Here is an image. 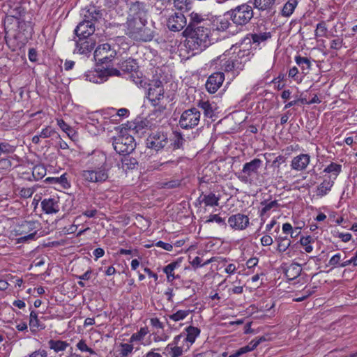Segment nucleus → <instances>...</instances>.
Returning a JSON list of instances; mask_svg holds the SVG:
<instances>
[{
	"label": "nucleus",
	"mask_w": 357,
	"mask_h": 357,
	"mask_svg": "<svg viewBox=\"0 0 357 357\" xmlns=\"http://www.w3.org/2000/svg\"><path fill=\"white\" fill-rule=\"evenodd\" d=\"M327 27L324 22H321L317 24V28L314 32L315 37H326L327 34Z\"/></svg>",
	"instance_id": "obj_48"
},
{
	"label": "nucleus",
	"mask_w": 357,
	"mask_h": 357,
	"mask_svg": "<svg viewBox=\"0 0 357 357\" xmlns=\"http://www.w3.org/2000/svg\"><path fill=\"white\" fill-rule=\"evenodd\" d=\"M265 340V338L264 337H260L259 339H255V340H252L250 343L249 344L245 346V347H243L242 349H243L244 352L246 354L249 351H253L254 349H255L257 346L262 342V341H264Z\"/></svg>",
	"instance_id": "obj_46"
},
{
	"label": "nucleus",
	"mask_w": 357,
	"mask_h": 357,
	"mask_svg": "<svg viewBox=\"0 0 357 357\" xmlns=\"http://www.w3.org/2000/svg\"><path fill=\"white\" fill-rule=\"evenodd\" d=\"M178 267V263L172 262L167 265L164 268L163 271L167 275L168 282H173L178 277L174 275V270Z\"/></svg>",
	"instance_id": "obj_31"
},
{
	"label": "nucleus",
	"mask_w": 357,
	"mask_h": 357,
	"mask_svg": "<svg viewBox=\"0 0 357 357\" xmlns=\"http://www.w3.org/2000/svg\"><path fill=\"white\" fill-rule=\"evenodd\" d=\"M77 349H79L82 352H88L91 355H95L96 352L93 349L88 347V345L86 343V341L83 339L80 340L77 345H76Z\"/></svg>",
	"instance_id": "obj_49"
},
{
	"label": "nucleus",
	"mask_w": 357,
	"mask_h": 357,
	"mask_svg": "<svg viewBox=\"0 0 357 357\" xmlns=\"http://www.w3.org/2000/svg\"><path fill=\"white\" fill-rule=\"evenodd\" d=\"M229 22L226 19H220L219 24L217 25V29L219 31H225L229 27Z\"/></svg>",
	"instance_id": "obj_63"
},
{
	"label": "nucleus",
	"mask_w": 357,
	"mask_h": 357,
	"mask_svg": "<svg viewBox=\"0 0 357 357\" xmlns=\"http://www.w3.org/2000/svg\"><path fill=\"white\" fill-rule=\"evenodd\" d=\"M294 59L296 63L301 67L303 73L306 74L311 69L312 64L308 58L296 56Z\"/></svg>",
	"instance_id": "obj_28"
},
{
	"label": "nucleus",
	"mask_w": 357,
	"mask_h": 357,
	"mask_svg": "<svg viewBox=\"0 0 357 357\" xmlns=\"http://www.w3.org/2000/svg\"><path fill=\"white\" fill-rule=\"evenodd\" d=\"M178 164V160H168L164 162L160 163H154L151 167L153 169H160V167H175Z\"/></svg>",
	"instance_id": "obj_56"
},
{
	"label": "nucleus",
	"mask_w": 357,
	"mask_h": 357,
	"mask_svg": "<svg viewBox=\"0 0 357 357\" xmlns=\"http://www.w3.org/2000/svg\"><path fill=\"white\" fill-rule=\"evenodd\" d=\"M48 179L51 181L52 183L59 184L65 189H67L70 186V183L68 182L65 174H62L59 177H52L49 178Z\"/></svg>",
	"instance_id": "obj_38"
},
{
	"label": "nucleus",
	"mask_w": 357,
	"mask_h": 357,
	"mask_svg": "<svg viewBox=\"0 0 357 357\" xmlns=\"http://www.w3.org/2000/svg\"><path fill=\"white\" fill-rule=\"evenodd\" d=\"M140 87L147 90V98L152 105L156 107L164 104V89L162 82L159 79H153L149 82L146 79H141L139 82Z\"/></svg>",
	"instance_id": "obj_5"
},
{
	"label": "nucleus",
	"mask_w": 357,
	"mask_h": 357,
	"mask_svg": "<svg viewBox=\"0 0 357 357\" xmlns=\"http://www.w3.org/2000/svg\"><path fill=\"white\" fill-rule=\"evenodd\" d=\"M113 146L118 153L127 155L135 149V139L130 135H121L114 138Z\"/></svg>",
	"instance_id": "obj_9"
},
{
	"label": "nucleus",
	"mask_w": 357,
	"mask_h": 357,
	"mask_svg": "<svg viewBox=\"0 0 357 357\" xmlns=\"http://www.w3.org/2000/svg\"><path fill=\"white\" fill-rule=\"evenodd\" d=\"M298 5L297 0H289L283 6L281 14L284 17H289Z\"/></svg>",
	"instance_id": "obj_29"
},
{
	"label": "nucleus",
	"mask_w": 357,
	"mask_h": 357,
	"mask_svg": "<svg viewBox=\"0 0 357 357\" xmlns=\"http://www.w3.org/2000/svg\"><path fill=\"white\" fill-rule=\"evenodd\" d=\"M260 205L261 208L259 213L261 223H264L265 221L264 217H268L271 212L276 211L280 207L278 200L273 199L272 198L261 201Z\"/></svg>",
	"instance_id": "obj_18"
},
{
	"label": "nucleus",
	"mask_w": 357,
	"mask_h": 357,
	"mask_svg": "<svg viewBox=\"0 0 357 357\" xmlns=\"http://www.w3.org/2000/svg\"><path fill=\"white\" fill-rule=\"evenodd\" d=\"M218 201L219 198L213 193H209L208 195H204L203 198V202L204 204L209 206H218Z\"/></svg>",
	"instance_id": "obj_43"
},
{
	"label": "nucleus",
	"mask_w": 357,
	"mask_h": 357,
	"mask_svg": "<svg viewBox=\"0 0 357 357\" xmlns=\"http://www.w3.org/2000/svg\"><path fill=\"white\" fill-rule=\"evenodd\" d=\"M116 55V50L111 48L108 43L102 44L96 47L94 52L96 61L101 63H106L112 61Z\"/></svg>",
	"instance_id": "obj_14"
},
{
	"label": "nucleus",
	"mask_w": 357,
	"mask_h": 357,
	"mask_svg": "<svg viewBox=\"0 0 357 357\" xmlns=\"http://www.w3.org/2000/svg\"><path fill=\"white\" fill-rule=\"evenodd\" d=\"M298 74V68L296 66H294L289 69V73H288V76H289V77L293 79L294 81H296L297 82H301V79L298 78V77L297 76Z\"/></svg>",
	"instance_id": "obj_59"
},
{
	"label": "nucleus",
	"mask_w": 357,
	"mask_h": 357,
	"mask_svg": "<svg viewBox=\"0 0 357 357\" xmlns=\"http://www.w3.org/2000/svg\"><path fill=\"white\" fill-rule=\"evenodd\" d=\"M225 79L223 73L216 72L211 75L206 83V88L211 93H215L218 89L222 86Z\"/></svg>",
	"instance_id": "obj_20"
},
{
	"label": "nucleus",
	"mask_w": 357,
	"mask_h": 357,
	"mask_svg": "<svg viewBox=\"0 0 357 357\" xmlns=\"http://www.w3.org/2000/svg\"><path fill=\"white\" fill-rule=\"evenodd\" d=\"M250 52L248 50H241L239 47L233 45L229 50L217 58L220 66L226 72H234L238 74L241 71L246 61L248 60Z\"/></svg>",
	"instance_id": "obj_2"
},
{
	"label": "nucleus",
	"mask_w": 357,
	"mask_h": 357,
	"mask_svg": "<svg viewBox=\"0 0 357 357\" xmlns=\"http://www.w3.org/2000/svg\"><path fill=\"white\" fill-rule=\"evenodd\" d=\"M146 22L127 18L124 25L126 34L135 41H151L153 38V32L146 26Z\"/></svg>",
	"instance_id": "obj_3"
},
{
	"label": "nucleus",
	"mask_w": 357,
	"mask_h": 357,
	"mask_svg": "<svg viewBox=\"0 0 357 357\" xmlns=\"http://www.w3.org/2000/svg\"><path fill=\"white\" fill-rule=\"evenodd\" d=\"M231 21L236 25L248 24L253 17L252 7L248 4H242L229 12Z\"/></svg>",
	"instance_id": "obj_8"
},
{
	"label": "nucleus",
	"mask_w": 357,
	"mask_h": 357,
	"mask_svg": "<svg viewBox=\"0 0 357 357\" xmlns=\"http://www.w3.org/2000/svg\"><path fill=\"white\" fill-rule=\"evenodd\" d=\"M147 6L144 2L136 1L130 3L128 15V19L147 21Z\"/></svg>",
	"instance_id": "obj_15"
},
{
	"label": "nucleus",
	"mask_w": 357,
	"mask_h": 357,
	"mask_svg": "<svg viewBox=\"0 0 357 357\" xmlns=\"http://www.w3.org/2000/svg\"><path fill=\"white\" fill-rule=\"evenodd\" d=\"M119 68L123 72H132L136 70L137 63L134 59H128L127 60L123 61L121 63H119Z\"/></svg>",
	"instance_id": "obj_33"
},
{
	"label": "nucleus",
	"mask_w": 357,
	"mask_h": 357,
	"mask_svg": "<svg viewBox=\"0 0 357 357\" xmlns=\"http://www.w3.org/2000/svg\"><path fill=\"white\" fill-rule=\"evenodd\" d=\"M291 241L287 237H280L278 239V249L280 252H285L291 245Z\"/></svg>",
	"instance_id": "obj_45"
},
{
	"label": "nucleus",
	"mask_w": 357,
	"mask_h": 357,
	"mask_svg": "<svg viewBox=\"0 0 357 357\" xmlns=\"http://www.w3.org/2000/svg\"><path fill=\"white\" fill-rule=\"evenodd\" d=\"M95 46V42L91 37H78L74 52L86 54L90 52Z\"/></svg>",
	"instance_id": "obj_22"
},
{
	"label": "nucleus",
	"mask_w": 357,
	"mask_h": 357,
	"mask_svg": "<svg viewBox=\"0 0 357 357\" xmlns=\"http://www.w3.org/2000/svg\"><path fill=\"white\" fill-rule=\"evenodd\" d=\"M153 340L155 342H166L169 340V336L164 333L163 331H158L155 333H153Z\"/></svg>",
	"instance_id": "obj_55"
},
{
	"label": "nucleus",
	"mask_w": 357,
	"mask_h": 357,
	"mask_svg": "<svg viewBox=\"0 0 357 357\" xmlns=\"http://www.w3.org/2000/svg\"><path fill=\"white\" fill-rule=\"evenodd\" d=\"M107 158L102 153H96L91 159L92 167L82 170V178L88 183H102L109 178L110 167L106 162Z\"/></svg>",
	"instance_id": "obj_1"
},
{
	"label": "nucleus",
	"mask_w": 357,
	"mask_h": 357,
	"mask_svg": "<svg viewBox=\"0 0 357 357\" xmlns=\"http://www.w3.org/2000/svg\"><path fill=\"white\" fill-rule=\"evenodd\" d=\"M261 165L262 161L258 158L245 163L242 171L238 175V178L244 183L252 184L258 176L259 169Z\"/></svg>",
	"instance_id": "obj_7"
},
{
	"label": "nucleus",
	"mask_w": 357,
	"mask_h": 357,
	"mask_svg": "<svg viewBox=\"0 0 357 357\" xmlns=\"http://www.w3.org/2000/svg\"><path fill=\"white\" fill-rule=\"evenodd\" d=\"M149 330L146 327H142L137 333H133L130 340V343H134L135 342H141L143 340L144 337L148 334Z\"/></svg>",
	"instance_id": "obj_35"
},
{
	"label": "nucleus",
	"mask_w": 357,
	"mask_h": 357,
	"mask_svg": "<svg viewBox=\"0 0 357 357\" xmlns=\"http://www.w3.org/2000/svg\"><path fill=\"white\" fill-rule=\"evenodd\" d=\"M333 184L334 181L331 178L324 179L317 188V195L323 197L327 195L331 191Z\"/></svg>",
	"instance_id": "obj_26"
},
{
	"label": "nucleus",
	"mask_w": 357,
	"mask_h": 357,
	"mask_svg": "<svg viewBox=\"0 0 357 357\" xmlns=\"http://www.w3.org/2000/svg\"><path fill=\"white\" fill-rule=\"evenodd\" d=\"M49 347L55 352L63 351L68 347L66 341L51 340L48 342Z\"/></svg>",
	"instance_id": "obj_32"
},
{
	"label": "nucleus",
	"mask_w": 357,
	"mask_h": 357,
	"mask_svg": "<svg viewBox=\"0 0 357 357\" xmlns=\"http://www.w3.org/2000/svg\"><path fill=\"white\" fill-rule=\"evenodd\" d=\"M342 171V165L335 162H331L324 169V172L331 174L332 180H335Z\"/></svg>",
	"instance_id": "obj_27"
},
{
	"label": "nucleus",
	"mask_w": 357,
	"mask_h": 357,
	"mask_svg": "<svg viewBox=\"0 0 357 357\" xmlns=\"http://www.w3.org/2000/svg\"><path fill=\"white\" fill-rule=\"evenodd\" d=\"M89 15H84L85 19L79 23L75 29L77 37H90L95 31L94 17L91 16L93 12L86 11Z\"/></svg>",
	"instance_id": "obj_12"
},
{
	"label": "nucleus",
	"mask_w": 357,
	"mask_h": 357,
	"mask_svg": "<svg viewBox=\"0 0 357 357\" xmlns=\"http://www.w3.org/2000/svg\"><path fill=\"white\" fill-rule=\"evenodd\" d=\"M184 142V139L183 138L181 134L178 132H174V142L172 143L174 149H179L183 146Z\"/></svg>",
	"instance_id": "obj_53"
},
{
	"label": "nucleus",
	"mask_w": 357,
	"mask_h": 357,
	"mask_svg": "<svg viewBox=\"0 0 357 357\" xmlns=\"http://www.w3.org/2000/svg\"><path fill=\"white\" fill-rule=\"evenodd\" d=\"M139 125L142 128H151L156 126L165 117V105H158Z\"/></svg>",
	"instance_id": "obj_11"
},
{
	"label": "nucleus",
	"mask_w": 357,
	"mask_h": 357,
	"mask_svg": "<svg viewBox=\"0 0 357 357\" xmlns=\"http://www.w3.org/2000/svg\"><path fill=\"white\" fill-rule=\"evenodd\" d=\"M43 211L47 214L56 213L59 211L58 198L44 199L41 202Z\"/></svg>",
	"instance_id": "obj_24"
},
{
	"label": "nucleus",
	"mask_w": 357,
	"mask_h": 357,
	"mask_svg": "<svg viewBox=\"0 0 357 357\" xmlns=\"http://www.w3.org/2000/svg\"><path fill=\"white\" fill-rule=\"evenodd\" d=\"M174 6L178 9L182 10V9H187L188 6L190 3L189 0H174Z\"/></svg>",
	"instance_id": "obj_60"
},
{
	"label": "nucleus",
	"mask_w": 357,
	"mask_h": 357,
	"mask_svg": "<svg viewBox=\"0 0 357 357\" xmlns=\"http://www.w3.org/2000/svg\"><path fill=\"white\" fill-rule=\"evenodd\" d=\"M276 0H255V6L259 10H271L275 5Z\"/></svg>",
	"instance_id": "obj_34"
},
{
	"label": "nucleus",
	"mask_w": 357,
	"mask_h": 357,
	"mask_svg": "<svg viewBox=\"0 0 357 357\" xmlns=\"http://www.w3.org/2000/svg\"><path fill=\"white\" fill-rule=\"evenodd\" d=\"M29 326L31 328H39L40 327L37 313L35 311H31L30 313Z\"/></svg>",
	"instance_id": "obj_54"
},
{
	"label": "nucleus",
	"mask_w": 357,
	"mask_h": 357,
	"mask_svg": "<svg viewBox=\"0 0 357 357\" xmlns=\"http://www.w3.org/2000/svg\"><path fill=\"white\" fill-rule=\"evenodd\" d=\"M190 313V310H178L176 312L168 315V318L174 321H179L185 319Z\"/></svg>",
	"instance_id": "obj_36"
},
{
	"label": "nucleus",
	"mask_w": 357,
	"mask_h": 357,
	"mask_svg": "<svg viewBox=\"0 0 357 357\" xmlns=\"http://www.w3.org/2000/svg\"><path fill=\"white\" fill-rule=\"evenodd\" d=\"M17 158L16 155H13L9 158L0 159V169L9 170L12 166L11 160L17 159Z\"/></svg>",
	"instance_id": "obj_47"
},
{
	"label": "nucleus",
	"mask_w": 357,
	"mask_h": 357,
	"mask_svg": "<svg viewBox=\"0 0 357 357\" xmlns=\"http://www.w3.org/2000/svg\"><path fill=\"white\" fill-rule=\"evenodd\" d=\"M198 107L202 109L204 116L206 118H213L215 115L217 105L214 102L208 100H201L198 103Z\"/></svg>",
	"instance_id": "obj_25"
},
{
	"label": "nucleus",
	"mask_w": 357,
	"mask_h": 357,
	"mask_svg": "<svg viewBox=\"0 0 357 357\" xmlns=\"http://www.w3.org/2000/svg\"><path fill=\"white\" fill-rule=\"evenodd\" d=\"M229 227L235 230H243L249 225V218L246 215L236 213L228 218Z\"/></svg>",
	"instance_id": "obj_21"
},
{
	"label": "nucleus",
	"mask_w": 357,
	"mask_h": 357,
	"mask_svg": "<svg viewBox=\"0 0 357 357\" xmlns=\"http://www.w3.org/2000/svg\"><path fill=\"white\" fill-rule=\"evenodd\" d=\"M86 80L93 83H102L106 80L104 76H102L100 73L96 71H88L84 75Z\"/></svg>",
	"instance_id": "obj_30"
},
{
	"label": "nucleus",
	"mask_w": 357,
	"mask_h": 357,
	"mask_svg": "<svg viewBox=\"0 0 357 357\" xmlns=\"http://www.w3.org/2000/svg\"><path fill=\"white\" fill-rule=\"evenodd\" d=\"M311 160L310 155L301 153L295 157L291 161V168L294 170L300 172L306 169Z\"/></svg>",
	"instance_id": "obj_23"
},
{
	"label": "nucleus",
	"mask_w": 357,
	"mask_h": 357,
	"mask_svg": "<svg viewBox=\"0 0 357 357\" xmlns=\"http://www.w3.org/2000/svg\"><path fill=\"white\" fill-rule=\"evenodd\" d=\"M301 273V268L296 266L291 265L290 266L286 271V275L289 280H293L297 278Z\"/></svg>",
	"instance_id": "obj_44"
},
{
	"label": "nucleus",
	"mask_w": 357,
	"mask_h": 357,
	"mask_svg": "<svg viewBox=\"0 0 357 357\" xmlns=\"http://www.w3.org/2000/svg\"><path fill=\"white\" fill-rule=\"evenodd\" d=\"M211 222H215L218 225L224 227L227 225L225 218H222L220 214H211L207 216L206 218L205 223L209 224Z\"/></svg>",
	"instance_id": "obj_37"
},
{
	"label": "nucleus",
	"mask_w": 357,
	"mask_h": 357,
	"mask_svg": "<svg viewBox=\"0 0 357 357\" xmlns=\"http://www.w3.org/2000/svg\"><path fill=\"white\" fill-rule=\"evenodd\" d=\"M181 336H175L172 342L165 347L163 354L166 357H180L185 351L188 350L181 342Z\"/></svg>",
	"instance_id": "obj_16"
},
{
	"label": "nucleus",
	"mask_w": 357,
	"mask_h": 357,
	"mask_svg": "<svg viewBox=\"0 0 357 357\" xmlns=\"http://www.w3.org/2000/svg\"><path fill=\"white\" fill-rule=\"evenodd\" d=\"M200 112L193 107L184 111L179 119V124L182 128L190 129L197 126L200 121Z\"/></svg>",
	"instance_id": "obj_10"
},
{
	"label": "nucleus",
	"mask_w": 357,
	"mask_h": 357,
	"mask_svg": "<svg viewBox=\"0 0 357 357\" xmlns=\"http://www.w3.org/2000/svg\"><path fill=\"white\" fill-rule=\"evenodd\" d=\"M16 150V146L6 142H0V155L2 154H13Z\"/></svg>",
	"instance_id": "obj_41"
},
{
	"label": "nucleus",
	"mask_w": 357,
	"mask_h": 357,
	"mask_svg": "<svg viewBox=\"0 0 357 357\" xmlns=\"http://www.w3.org/2000/svg\"><path fill=\"white\" fill-rule=\"evenodd\" d=\"M168 144L167 134L162 131L153 132L146 139L147 147L157 151L166 147Z\"/></svg>",
	"instance_id": "obj_13"
},
{
	"label": "nucleus",
	"mask_w": 357,
	"mask_h": 357,
	"mask_svg": "<svg viewBox=\"0 0 357 357\" xmlns=\"http://www.w3.org/2000/svg\"><path fill=\"white\" fill-rule=\"evenodd\" d=\"M32 173L36 179H40L46 174V169L43 165H36L33 168Z\"/></svg>",
	"instance_id": "obj_50"
},
{
	"label": "nucleus",
	"mask_w": 357,
	"mask_h": 357,
	"mask_svg": "<svg viewBox=\"0 0 357 357\" xmlns=\"http://www.w3.org/2000/svg\"><path fill=\"white\" fill-rule=\"evenodd\" d=\"M57 125L65 132L67 135L73 139L75 134V130L69 125H68L63 119H57Z\"/></svg>",
	"instance_id": "obj_40"
},
{
	"label": "nucleus",
	"mask_w": 357,
	"mask_h": 357,
	"mask_svg": "<svg viewBox=\"0 0 357 357\" xmlns=\"http://www.w3.org/2000/svg\"><path fill=\"white\" fill-rule=\"evenodd\" d=\"M298 229H300V227H296L294 229H293L291 225L289 222H286L282 225V231L284 234H290L291 238H296L297 236V234L293 236V234Z\"/></svg>",
	"instance_id": "obj_57"
},
{
	"label": "nucleus",
	"mask_w": 357,
	"mask_h": 357,
	"mask_svg": "<svg viewBox=\"0 0 357 357\" xmlns=\"http://www.w3.org/2000/svg\"><path fill=\"white\" fill-rule=\"evenodd\" d=\"M190 22L189 24V27L191 29L196 28L197 25H198L202 22L204 21L205 18L202 15L197 13H192L190 15Z\"/></svg>",
	"instance_id": "obj_42"
},
{
	"label": "nucleus",
	"mask_w": 357,
	"mask_h": 357,
	"mask_svg": "<svg viewBox=\"0 0 357 357\" xmlns=\"http://www.w3.org/2000/svg\"><path fill=\"white\" fill-rule=\"evenodd\" d=\"M132 343H122L120 344V354L122 356H128L130 354L134 349Z\"/></svg>",
	"instance_id": "obj_51"
},
{
	"label": "nucleus",
	"mask_w": 357,
	"mask_h": 357,
	"mask_svg": "<svg viewBox=\"0 0 357 357\" xmlns=\"http://www.w3.org/2000/svg\"><path fill=\"white\" fill-rule=\"evenodd\" d=\"M151 325L157 329H163V324L157 317H153L150 319Z\"/></svg>",
	"instance_id": "obj_61"
},
{
	"label": "nucleus",
	"mask_w": 357,
	"mask_h": 357,
	"mask_svg": "<svg viewBox=\"0 0 357 357\" xmlns=\"http://www.w3.org/2000/svg\"><path fill=\"white\" fill-rule=\"evenodd\" d=\"M40 224L38 221L24 220L16 225L14 233L17 243L29 242L35 239L37 231L40 229Z\"/></svg>",
	"instance_id": "obj_6"
},
{
	"label": "nucleus",
	"mask_w": 357,
	"mask_h": 357,
	"mask_svg": "<svg viewBox=\"0 0 357 357\" xmlns=\"http://www.w3.org/2000/svg\"><path fill=\"white\" fill-rule=\"evenodd\" d=\"M27 357H47V353L44 349H38L30 354Z\"/></svg>",
	"instance_id": "obj_62"
},
{
	"label": "nucleus",
	"mask_w": 357,
	"mask_h": 357,
	"mask_svg": "<svg viewBox=\"0 0 357 357\" xmlns=\"http://www.w3.org/2000/svg\"><path fill=\"white\" fill-rule=\"evenodd\" d=\"M314 242L313 238L310 236H303L300 239L301 245L304 248L306 252L310 253L313 250L312 243Z\"/></svg>",
	"instance_id": "obj_39"
},
{
	"label": "nucleus",
	"mask_w": 357,
	"mask_h": 357,
	"mask_svg": "<svg viewBox=\"0 0 357 357\" xmlns=\"http://www.w3.org/2000/svg\"><path fill=\"white\" fill-rule=\"evenodd\" d=\"M271 38V33L268 32L255 33L252 35V39L255 43H260Z\"/></svg>",
	"instance_id": "obj_52"
},
{
	"label": "nucleus",
	"mask_w": 357,
	"mask_h": 357,
	"mask_svg": "<svg viewBox=\"0 0 357 357\" xmlns=\"http://www.w3.org/2000/svg\"><path fill=\"white\" fill-rule=\"evenodd\" d=\"M192 31L186 39L187 47L192 51H202L210 44V30L202 26L191 29Z\"/></svg>",
	"instance_id": "obj_4"
},
{
	"label": "nucleus",
	"mask_w": 357,
	"mask_h": 357,
	"mask_svg": "<svg viewBox=\"0 0 357 357\" xmlns=\"http://www.w3.org/2000/svg\"><path fill=\"white\" fill-rule=\"evenodd\" d=\"M273 240L269 235H265L261 238V243L263 246H268L272 245Z\"/></svg>",
	"instance_id": "obj_64"
},
{
	"label": "nucleus",
	"mask_w": 357,
	"mask_h": 357,
	"mask_svg": "<svg viewBox=\"0 0 357 357\" xmlns=\"http://www.w3.org/2000/svg\"><path fill=\"white\" fill-rule=\"evenodd\" d=\"M186 25V19L181 13H175L169 17L167 26L172 31H179Z\"/></svg>",
	"instance_id": "obj_19"
},
{
	"label": "nucleus",
	"mask_w": 357,
	"mask_h": 357,
	"mask_svg": "<svg viewBox=\"0 0 357 357\" xmlns=\"http://www.w3.org/2000/svg\"><path fill=\"white\" fill-rule=\"evenodd\" d=\"M201 331L199 328L190 326L185 329V331L177 336H181V342L185 345L186 349L195 343L197 337L199 336Z\"/></svg>",
	"instance_id": "obj_17"
},
{
	"label": "nucleus",
	"mask_w": 357,
	"mask_h": 357,
	"mask_svg": "<svg viewBox=\"0 0 357 357\" xmlns=\"http://www.w3.org/2000/svg\"><path fill=\"white\" fill-rule=\"evenodd\" d=\"M341 254L337 253L334 255L328 261V266H332L333 268L340 267L341 264Z\"/></svg>",
	"instance_id": "obj_58"
}]
</instances>
